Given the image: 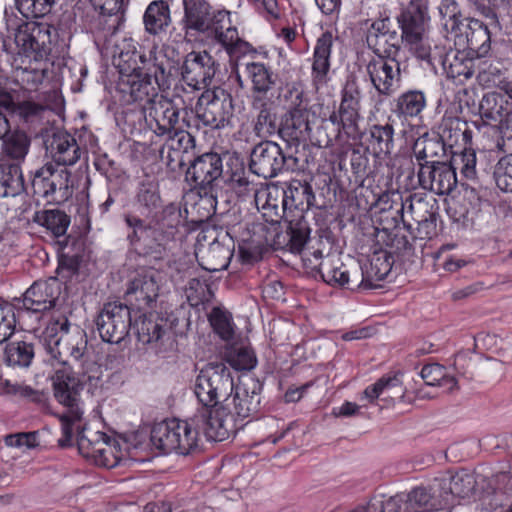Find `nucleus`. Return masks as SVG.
<instances>
[{"instance_id": "a211bd4d", "label": "nucleus", "mask_w": 512, "mask_h": 512, "mask_svg": "<svg viewBox=\"0 0 512 512\" xmlns=\"http://www.w3.org/2000/svg\"><path fill=\"white\" fill-rule=\"evenodd\" d=\"M418 180L423 189L437 195H448L457 185L455 167L441 161L420 163Z\"/></svg>"}, {"instance_id": "4be33fe9", "label": "nucleus", "mask_w": 512, "mask_h": 512, "mask_svg": "<svg viewBox=\"0 0 512 512\" xmlns=\"http://www.w3.org/2000/svg\"><path fill=\"white\" fill-rule=\"evenodd\" d=\"M61 294V283L56 277L34 282L23 295V310L40 313L55 307Z\"/></svg>"}, {"instance_id": "5fc2aeb1", "label": "nucleus", "mask_w": 512, "mask_h": 512, "mask_svg": "<svg viewBox=\"0 0 512 512\" xmlns=\"http://www.w3.org/2000/svg\"><path fill=\"white\" fill-rule=\"evenodd\" d=\"M444 145L440 138L423 136L415 141L413 152L417 160L424 163L432 162L433 158L444 152Z\"/></svg>"}, {"instance_id": "e2e57ef3", "label": "nucleus", "mask_w": 512, "mask_h": 512, "mask_svg": "<svg viewBox=\"0 0 512 512\" xmlns=\"http://www.w3.org/2000/svg\"><path fill=\"white\" fill-rule=\"evenodd\" d=\"M209 321L221 339L229 341L233 338L234 329L230 314L220 308H214L210 313Z\"/></svg>"}, {"instance_id": "6e6d98bb", "label": "nucleus", "mask_w": 512, "mask_h": 512, "mask_svg": "<svg viewBox=\"0 0 512 512\" xmlns=\"http://www.w3.org/2000/svg\"><path fill=\"white\" fill-rule=\"evenodd\" d=\"M479 512H512V499L502 491L485 493L477 504Z\"/></svg>"}, {"instance_id": "2f4dec72", "label": "nucleus", "mask_w": 512, "mask_h": 512, "mask_svg": "<svg viewBox=\"0 0 512 512\" xmlns=\"http://www.w3.org/2000/svg\"><path fill=\"white\" fill-rule=\"evenodd\" d=\"M440 66L448 78L463 82L472 77L474 61L459 50L443 52L437 67Z\"/></svg>"}, {"instance_id": "393cba45", "label": "nucleus", "mask_w": 512, "mask_h": 512, "mask_svg": "<svg viewBox=\"0 0 512 512\" xmlns=\"http://www.w3.org/2000/svg\"><path fill=\"white\" fill-rule=\"evenodd\" d=\"M492 31L481 19L471 18L465 25L464 33L461 30L454 35L455 44L475 52L479 57H484L490 50Z\"/></svg>"}, {"instance_id": "423d86ee", "label": "nucleus", "mask_w": 512, "mask_h": 512, "mask_svg": "<svg viewBox=\"0 0 512 512\" xmlns=\"http://www.w3.org/2000/svg\"><path fill=\"white\" fill-rule=\"evenodd\" d=\"M198 436L193 418L188 421L170 419L154 425L150 439L152 445L163 453L175 452L186 456L198 449Z\"/></svg>"}, {"instance_id": "9d476101", "label": "nucleus", "mask_w": 512, "mask_h": 512, "mask_svg": "<svg viewBox=\"0 0 512 512\" xmlns=\"http://www.w3.org/2000/svg\"><path fill=\"white\" fill-rule=\"evenodd\" d=\"M298 167L299 159L293 154H284L276 142H261L251 152V171L265 179L277 176L283 169L294 171Z\"/></svg>"}, {"instance_id": "20e7f679", "label": "nucleus", "mask_w": 512, "mask_h": 512, "mask_svg": "<svg viewBox=\"0 0 512 512\" xmlns=\"http://www.w3.org/2000/svg\"><path fill=\"white\" fill-rule=\"evenodd\" d=\"M125 222L130 228L127 239L135 250L154 258H162L175 239L180 224V214L164 211L163 217L153 225H147L137 216L127 215Z\"/></svg>"}, {"instance_id": "774afa93", "label": "nucleus", "mask_w": 512, "mask_h": 512, "mask_svg": "<svg viewBox=\"0 0 512 512\" xmlns=\"http://www.w3.org/2000/svg\"><path fill=\"white\" fill-rule=\"evenodd\" d=\"M320 244L322 242L317 241V246L312 245L300 253L304 268L312 274H321L322 267L325 266L323 251L319 248Z\"/></svg>"}, {"instance_id": "13d9d810", "label": "nucleus", "mask_w": 512, "mask_h": 512, "mask_svg": "<svg viewBox=\"0 0 512 512\" xmlns=\"http://www.w3.org/2000/svg\"><path fill=\"white\" fill-rule=\"evenodd\" d=\"M167 136L168 139L166 143L163 145L162 149L160 150L161 158H164L166 150L177 151L182 155L184 153H188L195 147L194 137L189 132L183 130L180 127H177L172 132V134Z\"/></svg>"}, {"instance_id": "a18cd8bd", "label": "nucleus", "mask_w": 512, "mask_h": 512, "mask_svg": "<svg viewBox=\"0 0 512 512\" xmlns=\"http://www.w3.org/2000/svg\"><path fill=\"white\" fill-rule=\"evenodd\" d=\"M2 40V50L9 53L12 52V44L14 43L18 48V54L29 57L31 54L39 50V43L36 38L28 30V26H19L14 34V40L10 37L0 35Z\"/></svg>"}, {"instance_id": "aec40b11", "label": "nucleus", "mask_w": 512, "mask_h": 512, "mask_svg": "<svg viewBox=\"0 0 512 512\" xmlns=\"http://www.w3.org/2000/svg\"><path fill=\"white\" fill-rule=\"evenodd\" d=\"M366 72L381 95L390 96L400 87L401 69L396 58L374 57L368 62Z\"/></svg>"}, {"instance_id": "680f3d73", "label": "nucleus", "mask_w": 512, "mask_h": 512, "mask_svg": "<svg viewBox=\"0 0 512 512\" xmlns=\"http://www.w3.org/2000/svg\"><path fill=\"white\" fill-rule=\"evenodd\" d=\"M19 12L27 19L40 18L47 15L55 0H15Z\"/></svg>"}, {"instance_id": "e433bc0d", "label": "nucleus", "mask_w": 512, "mask_h": 512, "mask_svg": "<svg viewBox=\"0 0 512 512\" xmlns=\"http://www.w3.org/2000/svg\"><path fill=\"white\" fill-rule=\"evenodd\" d=\"M362 512H416L411 506L409 493L394 496L375 495L370 498Z\"/></svg>"}, {"instance_id": "c756f323", "label": "nucleus", "mask_w": 512, "mask_h": 512, "mask_svg": "<svg viewBox=\"0 0 512 512\" xmlns=\"http://www.w3.org/2000/svg\"><path fill=\"white\" fill-rule=\"evenodd\" d=\"M284 196L283 188L276 185H262L255 189V205L266 221L277 222L282 217L281 212L286 210L283 207Z\"/></svg>"}, {"instance_id": "ddd939ff", "label": "nucleus", "mask_w": 512, "mask_h": 512, "mask_svg": "<svg viewBox=\"0 0 512 512\" xmlns=\"http://www.w3.org/2000/svg\"><path fill=\"white\" fill-rule=\"evenodd\" d=\"M78 449L84 457L108 469L116 467L125 456L121 443L103 432H94L90 436L80 435Z\"/></svg>"}, {"instance_id": "0e129e2a", "label": "nucleus", "mask_w": 512, "mask_h": 512, "mask_svg": "<svg viewBox=\"0 0 512 512\" xmlns=\"http://www.w3.org/2000/svg\"><path fill=\"white\" fill-rule=\"evenodd\" d=\"M16 309L8 303H0V344L9 339L16 327Z\"/></svg>"}, {"instance_id": "338daca9", "label": "nucleus", "mask_w": 512, "mask_h": 512, "mask_svg": "<svg viewBox=\"0 0 512 512\" xmlns=\"http://www.w3.org/2000/svg\"><path fill=\"white\" fill-rule=\"evenodd\" d=\"M289 230V245L291 251L294 253H302V251L306 249L304 246L307 243L310 234L307 222L302 219L295 223L291 222Z\"/></svg>"}, {"instance_id": "052dcab7", "label": "nucleus", "mask_w": 512, "mask_h": 512, "mask_svg": "<svg viewBox=\"0 0 512 512\" xmlns=\"http://www.w3.org/2000/svg\"><path fill=\"white\" fill-rule=\"evenodd\" d=\"M438 10L441 16V25L447 33L455 35L461 31L463 24L459 19L458 4L454 0H442Z\"/></svg>"}, {"instance_id": "dca6fc26", "label": "nucleus", "mask_w": 512, "mask_h": 512, "mask_svg": "<svg viewBox=\"0 0 512 512\" xmlns=\"http://www.w3.org/2000/svg\"><path fill=\"white\" fill-rule=\"evenodd\" d=\"M204 35L219 44L230 56L244 55L252 50V46L240 38L227 10H217L216 19Z\"/></svg>"}, {"instance_id": "473e14b6", "label": "nucleus", "mask_w": 512, "mask_h": 512, "mask_svg": "<svg viewBox=\"0 0 512 512\" xmlns=\"http://www.w3.org/2000/svg\"><path fill=\"white\" fill-rule=\"evenodd\" d=\"M284 209H301L302 211L310 208L315 200L312 186L306 182L297 179L291 180L286 188H283Z\"/></svg>"}, {"instance_id": "58836bf2", "label": "nucleus", "mask_w": 512, "mask_h": 512, "mask_svg": "<svg viewBox=\"0 0 512 512\" xmlns=\"http://www.w3.org/2000/svg\"><path fill=\"white\" fill-rule=\"evenodd\" d=\"M24 190V179L19 163L0 164V197H14Z\"/></svg>"}, {"instance_id": "c03bdc74", "label": "nucleus", "mask_w": 512, "mask_h": 512, "mask_svg": "<svg viewBox=\"0 0 512 512\" xmlns=\"http://www.w3.org/2000/svg\"><path fill=\"white\" fill-rule=\"evenodd\" d=\"M320 276L328 285L352 288L350 273L336 256L327 255L325 257V266L322 267Z\"/></svg>"}, {"instance_id": "cd10ccee", "label": "nucleus", "mask_w": 512, "mask_h": 512, "mask_svg": "<svg viewBox=\"0 0 512 512\" xmlns=\"http://www.w3.org/2000/svg\"><path fill=\"white\" fill-rule=\"evenodd\" d=\"M183 30L186 35L191 32L205 34L216 19V12L206 0H183Z\"/></svg>"}, {"instance_id": "603ef678", "label": "nucleus", "mask_w": 512, "mask_h": 512, "mask_svg": "<svg viewBox=\"0 0 512 512\" xmlns=\"http://www.w3.org/2000/svg\"><path fill=\"white\" fill-rule=\"evenodd\" d=\"M225 359L235 370H251L257 364L254 351L245 346H231L225 351Z\"/></svg>"}, {"instance_id": "ea45409f", "label": "nucleus", "mask_w": 512, "mask_h": 512, "mask_svg": "<svg viewBox=\"0 0 512 512\" xmlns=\"http://www.w3.org/2000/svg\"><path fill=\"white\" fill-rule=\"evenodd\" d=\"M444 476L450 478L448 480L447 491L450 493V505L452 506L456 498H466L473 494L476 487V479L473 473L460 470L452 473L450 471L443 472Z\"/></svg>"}, {"instance_id": "5701e85b", "label": "nucleus", "mask_w": 512, "mask_h": 512, "mask_svg": "<svg viewBox=\"0 0 512 512\" xmlns=\"http://www.w3.org/2000/svg\"><path fill=\"white\" fill-rule=\"evenodd\" d=\"M144 114L158 136L170 135L179 127V108L174 102L160 95L151 104L144 106Z\"/></svg>"}, {"instance_id": "864d4df0", "label": "nucleus", "mask_w": 512, "mask_h": 512, "mask_svg": "<svg viewBox=\"0 0 512 512\" xmlns=\"http://www.w3.org/2000/svg\"><path fill=\"white\" fill-rule=\"evenodd\" d=\"M467 132L466 122L458 117H444L439 127V137L444 144L453 146L464 139Z\"/></svg>"}, {"instance_id": "a19ab883", "label": "nucleus", "mask_w": 512, "mask_h": 512, "mask_svg": "<svg viewBox=\"0 0 512 512\" xmlns=\"http://www.w3.org/2000/svg\"><path fill=\"white\" fill-rule=\"evenodd\" d=\"M392 263L387 253L376 254L372 257L369 266L362 272L363 288L377 287V282L383 281L391 272Z\"/></svg>"}, {"instance_id": "72a5a7b5", "label": "nucleus", "mask_w": 512, "mask_h": 512, "mask_svg": "<svg viewBox=\"0 0 512 512\" xmlns=\"http://www.w3.org/2000/svg\"><path fill=\"white\" fill-rule=\"evenodd\" d=\"M143 21L145 29L152 35L165 32L171 25V11L167 1H152L146 8Z\"/></svg>"}, {"instance_id": "412c9836", "label": "nucleus", "mask_w": 512, "mask_h": 512, "mask_svg": "<svg viewBox=\"0 0 512 512\" xmlns=\"http://www.w3.org/2000/svg\"><path fill=\"white\" fill-rule=\"evenodd\" d=\"M215 73V61L206 51L188 53L181 67L183 81L196 90L206 88Z\"/></svg>"}, {"instance_id": "39448f33", "label": "nucleus", "mask_w": 512, "mask_h": 512, "mask_svg": "<svg viewBox=\"0 0 512 512\" xmlns=\"http://www.w3.org/2000/svg\"><path fill=\"white\" fill-rule=\"evenodd\" d=\"M53 390L56 400L67 408L66 412L59 415L63 437L58 440L59 445L66 446L70 443L75 425L80 422L83 414L80 407V380L70 369H58L53 377Z\"/></svg>"}, {"instance_id": "79ce46f5", "label": "nucleus", "mask_w": 512, "mask_h": 512, "mask_svg": "<svg viewBox=\"0 0 512 512\" xmlns=\"http://www.w3.org/2000/svg\"><path fill=\"white\" fill-rule=\"evenodd\" d=\"M246 72L251 79L253 92L257 95L264 97L276 84V76L264 63L249 62L246 64Z\"/></svg>"}, {"instance_id": "4468645a", "label": "nucleus", "mask_w": 512, "mask_h": 512, "mask_svg": "<svg viewBox=\"0 0 512 512\" xmlns=\"http://www.w3.org/2000/svg\"><path fill=\"white\" fill-rule=\"evenodd\" d=\"M97 330L104 342L120 343L128 334L131 315L127 305L112 302L104 305L96 321Z\"/></svg>"}, {"instance_id": "c9c22d12", "label": "nucleus", "mask_w": 512, "mask_h": 512, "mask_svg": "<svg viewBox=\"0 0 512 512\" xmlns=\"http://www.w3.org/2000/svg\"><path fill=\"white\" fill-rule=\"evenodd\" d=\"M476 10L484 24L494 31H501L506 24L508 3L505 0H479Z\"/></svg>"}, {"instance_id": "7ed1b4c3", "label": "nucleus", "mask_w": 512, "mask_h": 512, "mask_svg": "<svg viewBox=\"0 0 512 512\" xmlns=\"http://www.w3.org/2000/svg\"><path fill=\"white\" fill-rule=\"evenodd\" d=\"M428 20V0H410L397 16L402 42L417 59L436 70L444 48L437 45L432 48L431 40L425 35Z\"/></svg>"}, {"instance_id": "b1692460", "label": "nucleus", "mask_w": 512, "mask_h": 512, "mask_svg": "<svg viewBox=\"0 0 512 512\" xmlns=\"http://www.w3.org/2000/svg\"><path fill=\"white\" fill-rule=\"evenodd\" d=\"M178 319L173 314L166 318L149 315L144 316L137 324V337L143 344H154L161 351L167 342H172V330L177 326Z\"/></svg>"}, {"instance_id": "0eeeda50", "label": "nucleus", "mask_w": 512, "mask_h": 512, "mask_svg": "<svg viewBox=\"0 0 512 512\" xmlns=\"http://www.w3.org/2000/svg\"><path fill=\"white\" fill-rule=\"evenodd\" d=\"M233 391L234 380L230 369L222 362L208 363L195 379V396L205 407L223 406Z\"/></svg>"}, {"instance_id": "6ab92c4d", "label": "nucleus", "mask_w": 512, "mask_h": 512, "mask_svg": "<svg viewBox=\"0 0 512 512\" xmlns=\"http://www.w3.org/2000/svg\"><path fill=\"white\" fill-rule=\"evenodd\" d=\"M260 390L259 383L253 378L234 384V391L227 397L222 407L232 412L235 422L237 419H246L259 409Z\"/></svg>"}, {"instance_id": "09e8293b", "label": "nucleus", "mask_w": 512, "mask_h": 512, "mask_svg": "<svg viewBox=\"0 0 512 512\" xmlns=\"http://www.w3.org/2000/svg\"><path fill=\"white\" fill-rule=\"evenodd\" d=\"M366 40L369 48H371L376 54V57L396 58L400 52V43L402 39L396 30L389 32L386 36H380V38H373L371 36Z\"/></svg>"}, {"instance_id": "a878e982", "label": "nucleus", "mask_w": 512, "mask_h": 512, "mask_svg": "<svg viewBox=\"0 0 512 512\" xmlns=\"http://www.w3.org/2000/svg\"><path fill=\"white\" fill-rule=\"evenodd\" d=\"M159 274L153 270L137 274L126 290L127 301L139 309L149 307L159 295Z\"/></svg>"}, {"instance_id": "4d7b16f0", "label": "nucleus", "mask_w": 512, "mask_h": 512, "mask_svg": "<svg viewBox=\"0 0 512 512\" xmlns=\"http://www.w3.org/2000/svg\"><path fill=\"white\" fill-rule=\"evenodd\" d=\"M397 389V393H395L398 397H404V389L402 387L401 381L397 376H384L377 380L374 384L368 386L364 392V398H366L369 402H374L381 395H384L386 391Z\"/></svg>"}, {"instance_id": "f3484780", "label": "nucleus", "mask_w": 512, "mask_h": 512, "mask_svg": "<svg viewBox=\"0 0 512 512\" xmlns=\"http://www.w3.org/2000/svg\"><path fill=\"white\" fill-rule=\"evenodd\" d=\"M209 410L193 417V423L209 441H224L234 434L237 424L231 411L222 406H208Z\"/></svg>"}, {"instance_id": "69168bd1", "label": "nucleus", "mask_w": 512, "mask_h": 512, "mask_svg": "<svg viewBox=\"0 0 512 512\" xmlns=\"http://www.w3.org/2000/svg\"><path fill=\"white\" fill-rule=\"evenodd\" d=\"M494 178L500 190L512 192V155H505L497 162Z\"/></svg>"}, {"instance_id": "2eb2a0df", "label": "nucleus", "mask_w": 512, "mask_h": 512, "mask_svg": "<svg viewBox=\"0 0 512 512\" xmlns=\"http://www.w3.org/2000/svg\"><path fill=\"white\" fill-rule=\"evenodd\" d=\"M449 479L441 473L427 485L416 487L409 492V500L415 511L428 512L451 507V491L448 492L446 486Z\"/></svg>"}, {"instance_id": "4c0bfd02", "label": "nucleus", "mask_w": 512, "mask_h": 512, "mask_svg": "<svg viewBox=\"0 0 512 512\" xmlns=\"http://www.w3.org/2000/svg\"><path fill=\"white\" fill-rule=\"evenodd\" d=\"M51 150L54 161L59 165H74L80 158V147L69 134L54 135Z\"/></svg>"}, {"instance_id": "7c9ffc66", "label": "nucleus", "mask_w": 512, "mask_h": 512, "mask_svg": "<svg viewBox=\"0 0 512 512\" xmlns=\"http://www.w3.org/2000/svg\"><path fill=\"white\" fill-rule=\"evenodd\" d=\"M332 46L333 35L330 32L317 39L312 60V81L317 88L327 83Z\"/></svg>"}, {"instance_id": "bf43d9fd", "label": "nucleus", "mask_w": 512, "mask_h": 512, "mask_svg": "<svg viewBox=\"0 0 512 512\" xmlns=\"http://www.w3.org/2000/svg\"><path fill=\"white\" fill-rule=\"evenodd\" d=\"M30 139L24 132L16 131L4 140L5 154L17 161L24 160L29 151Z\"/></svg>"}, {"instance_id": "de8ad7c7", "label": "nucleus", "mask_w": 512, "mask_h": 512, "mask_svg": "<svg viewBox=\"0 0 512 512\" xmlns=\"http://www.w3.org/2000/svg\"><path fill=\"white\" fill-rule=\"evenodd\" d=\"M420 376L429 386L442 387L448 392L457 388L456 378L448 375L445 367L438 363L425 365L420 371Z\"/></svg>"}, {"instance_id": "8fccbe9b", "label": "nucleus", "mask_w": 512, "mask_h": 512, "mask_svg": "<svg viewBox=\"0 0 512 512\" xmlns=\"http://www.w3.org/2000/svg\"><path fill=\"white\" fill-rule=\"evenodd\" d=\"M5 361L9 366L28 367L34 357V348L25 341H13L5 347Z\"/></svg>"}, {"instance_id": "f8f14e48", "label": "nucleus", "mask_w": 512, "mask_h": 512, "mask_svg": "<svg viewBox=\"0 0 512 512\" xmlns=\"http://www.w3.org/2000/svg\"><path fill=\"white\" fill-rule=\"evenodd\" d=\"M198 106V117L205 126L222 129L231 123L234 105L232 96L226 90H206L199 98Z\"/></svg>"}, {"instance_id": "bb28decb", "label": "nucleus", "mask_w": 512, "mask_h": 512, "mask_svg": "<svg viewBox=\"0 0 512 512\" xmlns=\"http://www.w3.org/2000/svg\"><path fill=\"white\" fill-rule=\"evenodd\" d=\"M222 159L217 153L197 157L186 171V180L195 187L206 189L222 174Z\"/></svg>"}, {"instance_id": "6e6552de", "label": "nucleus", "mask_w": 512, "mask_h": 512, "mask_svg": "<svg viewBox=\"0 0 512 512\" xmlns=\"http://www.w3.org/2000/svg\"><path fill=\"white\" fill-rule=\"evenodd\" d=\"M360 108L340 104L338 110L333 111L318 127L316 146L330 147L355 138L359 132Z\"/></svg>"}, {"instance_id": "37998d69", "label": "nucleus", "mask_w": 512, "mask_h": 512, "mask_svg": "<svg viewBox=\"0 0 512 512\" xmlns=\"http://www.w3.org/2000/svg\"><path fill=\"white\" fill-rule=\"evenodd\" d=\"M33 221L45 227L55 237L64 235L70 224L69 216L59 209L36 211L33 216Z\"/></svg>"}, {"instance_id": "c85d7f7f", "label": "nucleus", "mask_w": 512, "mask_h": 512, "mask_svg": "<svg viewBox=\"0 0 512 512\" xmlns=\"http://www.w3.org/2000/svg\"><path fill=\"white\" fill-rule=\"evenodd\" d=\"M252 108L257 111L253 119V132L257 137L267 139L275 134L280 135V125L272 102L263 96L254 95Z\"/></svg>"}, {"instance_id": "9b49d317", "label": "nucleus", "mask_w": 512, "mask_h": 512, "mask_svg": "<svg viewBox=\"0 0 512 512\" xmlns=\"http://www.w3.org/2000/svg\"><path fill=\"white\" fill-rule=\"evenodd\" d=\"M70 177L71 173L67 169L58 170L52 164H45L33 175V193L47 199L48 202H64L73 195Z\"/></svg>"}, {"instance_id": "1a4fd4ad", "label": "nucleus", "mask_w": 512, "mask_h": 512, "mask_svg": "<svg viewBox=\"0 0 512 512\" xmlns=\"http://www.w3.org/2000/svg\"><path fill=\"white\" fill-rule=\"evenodd\" d=\"M294 95L290 108L287 110L280 123V137L291 143L310 141L316 146L317 131L312 133V125L317 117L303 101V92L298 89L290 90Z\"/></svg>"}, {"instance_id": "49530a36", "label": "nucleus", "mask_w": 512, "mask_h": 512, "mask_svg": "<svg viewBox=\"0 0 512 512\" xmlns=\"http://www.w3.org/2000/svg\"><path fill=\"white\" fill-rule=\"evenodd\" d=\"M426 107V96L423 91L410 90L402 93L396 100L394 112L398 116L416 117Z\"/></svg>"}, {"instance_id": "f03ea898", "label": "nucleus", "mask_w": 512, "mask_h": 512, "mask_svg": "<svg viewBox=\"0 0 512 512\" xmlns=\"http://www.w3.org/2000/svg\"><path fill=\"white\" fill-rule=\"evenodd\" d=\"M43 344L53 359L64 366L69 365L67 356L74 359L85 376L90 370H98L94 362L85 359L87 351L86 333L77 325L71 326L64 315L52 316L43 332Z\"/></svg>"}, {"instance_id": "3c124183", "label": "nucleus", "mask_w": 512, "mask_h": 512, "mask_svg": "<svg viewBox=\"0 0 512 512\" xmlns=\"http://www.w3.org/2000/svg\"><path fill=\"white\" fill-rule=\"evenodd\" d=\"M504 100L498 93L485 94L479 104L481 118L487 122H500L504 116Z\"/></svg>"}, {"instance_id": "f257e3e1", "label": "nucleus", "mask_w": 512, "mask_h": 512, "mask_svg": "<svg viewBox=\"0 0 512 512\" xmlns=\"http://www.w3.org/2000/svg\"><path fill=\"white\" fill-rule=\"evenodd\" d=\"M161 51L147 53L136 50L132 39H124L116 45L113 61L119 70V90L132 102H139L144 109L160 96L165 84L166 68Z\"/></svg>"}, {"instance_id": "f704fd0d", "label": "nucleus", "mask_w": 512, "mask_h": 512, "mask_svg": "<svg viewBox=\"0 0 512 512\" xmlns=\"http://www.w3.org/2000/svg\"><path fill=\"white\" fill-rule=\"evenodd\" d=\"M368 147L375 157L390 155L394 148V127L391 123L373 124L369 128Z\"/></svg>"}]
</instances>
